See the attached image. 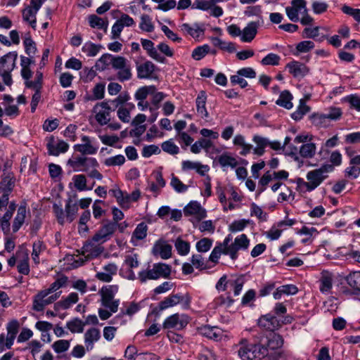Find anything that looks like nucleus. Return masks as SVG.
Returning a JSON list of instances; mask_svg holds the SVG:
<instances>
[{"instance_id":"58836bf2","label":"nucleus","mask_w":360,"mask_h":360,"mask_svg":"<svg viewBox=\"0 0 360 360\" xmlns=\"http://www.w3.org/2000/svg\"><path fill=\"white\" fill-rule=\"evenodd\" d=\"M346 281L356 293H360V271L350 273L346 277Z\"/></svg>"},{"instance_id":"8fccbe9b","label":"nucleus","mask_w":360,"mask_h":360,"mask_svg":"<svg viewBox=\"0 0 360 360\" xmlns=\"http://www.w3.org/2000/svg\"><path fill=\"white\" fill-rule=\"evenodd\" d=\"M212 141L205 139H201L195 141L191 147V150L193 153L198 154L200 152L201 149H209L212 147Z\"/></svg>"},{"instance_id":"3c124183","label":"nucleus","mask_w":360,"mask_h":360,"mask_svg":"<svg viewBox=\"0 0 360 360\" xmlns=\"http://www.w3.org/2000/svg\"><path fill=\"white\" fill-rule=\"evenodd\" d=\"M309 110V106H307L305 103L304 99H301L300 101V105H298L297 110L292 113L291 117L297 121L300 120L305 114H307Z\"/></svg>"},{"instance_id":"e2e57ef3","label":"nucleus","mask_w":360,"mask_h":360,"mask_svg":"<svg viewBox=\"0 0 360 360\" xmlns=\"http://www.w3.org/2000/svg\"><path fill=\"white\" fill-rule=\"evenodd\" d=\"M174 245L178 253L181 255H186L190 251L189 243L182 240L180 238H178L176 240Z\"/></svg>"},{"instance_id":"603ef678","label":"nucleus","mask_w":360,"mask_h":360,"mask_svg":"<svg viewBox=\"0 0 360 360\" xmlns=\"http://www.w3.org/2000/svg\"><path fill=\"white\" fill-rule=\"evenodd\" d=\"M314 43L311 41H302L296 45L295 56H299L302 53H307L314 48Z\"/></svg>"},{"instance_id":"0e129e2a","label":"nucleus","mask_w":360,"mask_h":360,"mask_svg":"<svg viewBox=\"0 0 360 360\" xmlns=\"http://www.w3.org/2000/svg\"><path fill=\"white\" fill-rule=\"evenodd\" d=\"M117 77L120 82L129 80L132 77L130 65L127 63L124 68L119 69L117 70Z\"/></svg>"},{"instance_id":"37998d69","label":"nucleus","mask_w":360,"mask_h":360,"mask_svg":"<svg viewBox=\"0 0 360 360\" xmlns=\"http://www.w3.org/2000/svg\"><path fill=\"white\" fill-rule=\"evenodd\" d=\"M78 206L69 200L65 205V222L71 223L76 217Z\"/></svg>"},{"instance_id":"20e7f679","label":"nucleus","mask_w":360,"mask_h":360,"mask_svg":"<svg viewBox=\"0 0 360 360\" xmlns=\"http://www.w3.org/2000/svg\"><path fill=\"white\" fill-rule=\"evenodd\" d=\"M333 171V167L330 164L323 165L319 169L307 172L306 178L308 183V192L316 189L327 177L328 174Z\"/></svg>"},{"instance_id":"b1692460","label":"nucleus","mask_w":360,"mask_h":360,"mask_svg":"<svg viewBox=\"0 0 360 360\" xmlns=\"http://www.w3.org/2000/svg\"><path fill=\"white\" fill-rule=\"evenodd\" d=\"M46 147L49 155L58 156L60 153H65L69 148V145L64 141H58L56 143L52 139L49 141Z\"/></svg>"},{"instance_id":"f8f14e48","label":"nucleus","mask_w":360,"mask_h":360,"mask_svg":"<svg viewBox=\"0 0 360 360\" xmlns=\"http://www.w3.org/2000/svg\"><path fill=\"white\" fill-rule=\"evenodd\" d=\"M82 143H78L74 146L75 151L80 153L82 155H95L98 150V144L94 139H91L88 136H82L81 138Z\"/></svg>"},{"instance_id":"393cba45","label":"nucleus","mask_w":360,"mask_h":360,"mask_svg":"<svg viewBox=\"0 0 360 360\" xmlns=\"http://www.w3.org/2000/svg\"><path fill=\"white\" fill-rule=\"evenodd\" d=\"M147 224L145 222H141L139 224L132 233L130 239V243L134 246L138 245L139 242L140 240H142L146 238V237L147 236Z\"/></svg>"},{"instance_id":"6e6552de","label":"nucleus","mask_w":360,"mask_h":360,"mask_svg":"<svg viewBox=\"0 0 360 360\" xmlns=\"http://www.w3.org/2000/svg\"><path fill=\"white\" fill-rule=\"evenodd\" d=\"M61 292L50 295L44 290L39 291L33 300L32 309L37 311H41L46 306L54 302L60 295Z\"/></svg>"},{"instance_id":"f3484780","label":"nucleus","mask_w":360,"mask_h":360,"mask_svg":"<svg viewBox=\"0 0 360 360\" xmlns=\"http://www.w3.org/2000/svg\"><path fill=\"white\" fill-rule=\"evenodd\" d=\"M335 276L330 271H323L319 278V290L325 295H330L333 285Z\"/></svg>"},{"instance_id":"412c9836","label":"nucleus","mask_w":360,"mask_h":360,"mask_svg":"<svg viewBox=\"0 0 360 360\" xmlns=\"http://www.w3.org/2000/svg\"><path fill=\"white\" fill-rule=\"evenodd\" d=\"M141 42L143 49L146 51L148 55L150 58L159 63H165V58L159 53L156 49V47L154 46V43L151 40L141 39Z\"/></svg>"},{"instance_id":"f257e3e1","label":"nucleus","mask_w":360,"mask_h":360,"mask_svg":"<svg viewBox=\"0 0 360 360\" xmlns=\"http://www.w3.org/2000/svg\"><path fill=\"white\" fill-rule=\"evenodd\" d=\"M119 290L117 285H108L103 286L98 291L101 297L100 303L101 308L98 310V314L101 320L108 319L119 309L120 299L115 298Z\"/></svg>"},{"instance_id":"69168bd1","label":"nucleus","mask_w":360,"mask_h":360,"mask_svg":"<svg viewBox=\"0 0 360 360\" xmlns=\"http://www.w3.org/2000/svg\"><path fill=\"white\" fill-rule=\"evenodd\" d=\"M170 185L177 193H184L188 189V186L174 174L172 175Z\"/></svg>"},{"instance_id":"5fc2aeb1","label":"nucleus","mask_w":360,"mask_h":360,"mask_svg":"<svg viewBox=\"0 0 360 360\" xmlns=\"http://www.w3.org/2000/svg\"><path fill=\"white\" fill-rule=\"evenodd\" d=\"M245 283V278L243 276H238L235 279L229 281V284L233 290V294L235 296H238L240 294Z\"/></svg>"},{"instance_id":"de8ad7c7","label":"nucleus","mask_w":360,"mask_h":360,"mask_svg":"<svg viewBox=\"0 0 360 360\" xmlns=\"http://www.w3.org/2000/svg\"><path fill=\"white\" fill-rule=\"evenodd\" d=\"M158 278H168L171 274V266L165 263H157L153 264Z\"/></svg>"},{"instance_id":"aec40b11","label":"nucleus","mask_w":360,"mask_h":360,"mask_svg":"<svg viewBox=\"0 0 360 360\" xmlns=\"http://www.w3.org/2000/svg\"><path fill=\"white\" fill-rule=\"evenodd\" d=\"M180 30L186 34L190 35L193 38H198L204 34L205 27L203 24L183 23L179 26Z\"/></svg>"},{"instance_id":"0eeeda50","label":"nucleus","mask_w":360,"mask_h":360,"mask_svg":"<svg viewBox=\"0 0 360 360\" xmlns=\"http://www.w3.org/2000/svg\"><path fill=\"white\" fill-rule=\"evenodd\" d=\"M68 165L71 167L75 172H86L92 167H99V164L96 158L84 155L72 157L68 160Z\"/></svg>"},{"instance_id":"dca6fc26","label":"nucleus","mask_w":360,"mask_h":360,"mask_svg":"<svg viewBox=\"0 0 360 360\" xmlns=\"http://www.w3.org/2000/svg\"><path fill=\"white\" fill-rule=\"evenodd\" d=\"M172 245L164 240H157L153 248L152 253L154 256H159L163 259H167L172 256Z\"/></svg>"},{"instance_id":"f704fd0d","label":"nucleus","mask_w":360,"mask_h":360,"mask_svg":"<svg viewBox=\"0 0 360 360\" xmlns=\"http://www.w3.org/2000/svg\"><path fill=\"white\" fill-rule=\"evenodd\" d=\"M252 140L256 144V147L254 148V153L259 156L262 155L264 153V148L269 146L270 141L258 135L254 136Z\"/></svg>"},{"instance_id":"4c0bfd02","label":"nucleus","mask_w":360,"mask_h":360,"mask_svg":"<svg viewBox=\"0 0 360 360\" xmlns=\"http://www.w3.org/2000/svg\"><path fill=\"white\" fill-rule=\"evenodd\" d=\"M300 235H304L305 238L301 242L303 244L311 243L312 239L318 235V231L314 227L303 226L300 231H297Z\"/></svg>"},{"instance_id":"680f3d73","label":"nucleus","mask_w":360,"mask_h":360,"mask_svg":"<svg viewBox=\"0 0 360 360\" xmlns=\"http://www.w3.org/2000/svg\"><path fill=\"white\" fill-rule=\"evenodd\" d=\"M139 279L142 283L146 282L147 280L158 279L154 266H153L152 269H148L140 271L139 273Z\"/></svg>"},{"instance_id":"c03bdc74","label":"nucleus","mask_w":360,"mask_h":360,"mask_svg":"<svg viewBox=\"0 0 360 360\" xmlns=\"http://www.w3.org/2000/svg\"><path fill=\"white\" fill-rule=\"evenodd\" d=\"M311 123L317 127H327L330 122L325 114L314 113L310 116Z\"/></svg>"},{"instance_id":"ddd939ff","label":"nucleus","mask_w":360,"mask_h":360,"mask_svg":"<svg viewBox=\"0 0 360 360\" xmlns=\"http://www.w3.org/2000/svg\"><path fill=\"white\" fill-rule=\"evenodd\" d=\"M156 70L155 64L150 60L137 64V77L139 79H155L156 78Z\"/></svg>"},{"instance_id":"c756f323","label":"nucleus","mask_w":360,"mask_h":360,"mask_svg":"<svg viewBox=\"0 0 360 360\" xmlns=\"http://www.w3.org/2000/svg\"><path fill=\"white\" fill-rule=\"evenodd\" d=\"M27 215V209L25 205H20L17 210L14 218L12 229L13 232H17L24 224Z\"/></svg>"},{"instance_id":"7ed1b4c3","label":"nucleus","mask_w":360,"mask_h":360,"mask_svg":"<svg viewBox=\"0 0 360 360\" xmlns=\"http://www.w3.org/2000/svg\"><path fill=\"white\" fill-rule=\"evenodd\" d=\"M15 184V178L11 172H4L1 176L0 181V210L6 208L11 202L9 196Z\"/></svg>"},{"instance_id":"bf43d9fd","label":"nucleus","mask_w":360,"mask_h":360,"mask_svg":"<svg viewBox=\"0 0 360 360\" xmlns=\"http://www.w3.org/2000/svg\"><path fill=\"white\" fill-rule=\"evenodd\" d=\"M219 163L223 167H230L234 168L238 165L236 159L226 154H223L219 156Z\"/></svg>"},{"instance_id":"49530a36","label":"nucleus","mask_w":360,"mask_h":360,"mask_svg":"<svg viewBox=\"0 0 360 360\" xmlns=\"http://www.w3.org/2000/svg\"><path fill=\"white\" fill-rule=\"evenodd\" d=\"M102 46L95 44L91 41L84 43L82 48V51L89 57L96 56L100 51Z\"/></svg>"},{"instance_id":"c85d7f7f","label":"nucleus","mask_w":360,"mask_h":360,"mask_svg":"<svg viewBox=\"0 0 360 360\" xmlns=\"http://www.w3.org/2000/svg\"><path fill=\"white\" fill-rule=\"evenodd\" d=\"M72 181L75 188L79 191H90L95 185V181H94L91 186H88L87 178L82 174L74 175L72 177Z\"/></svg>"},{"instance_id":"4be33fe9","label":"nucleus","mask_w":360,"mask_h":360,"mask_svg":"<svg viewBox=\"0 0 360 360\" xmlns=\"http://www.w3.org/2000/svg\"><path fill=\"white\" fill-rule=\"evenodd\" d=\"M257 323L260 328L270 331L275 330L280 327L278 320L276 316L271 314L262 316L258 319Z\"/></svg>"},{"instance_id":"338daca9","label":"nucleus","mask_w":360,"mask_h":360,"mask_svg":"<svg viewBox=\"0 0 360 360\" xmlns=\"http://www.w3.org/2000/svg\"><path fill=\"white\" fill-rule=\"evenodd\" d=\"M234 300L231 298L229 295H221L219 297H216L214 300V304L217 307H231Z\"/></svg>"},{"instance_id":"09e8293b","label":"nucleus","mask_w":360,"mask_h":360,"mask_svg":"<svg viewBox=\"0 0 360 360\" xmlns=\"http://www.w3.org/2000/svg\"><path fill=\"white\" fill-rule=\"evenodd\" d=\"M112 59V55L110 53L103 54L95 64V68L98 71L105 70L109 65H111Z\"/></svg>"},{"instance_id":"72a5a7b5","label":"nucleus","mask_w":360,"mask_h":360,"mask_svg":"<svg viewBox=\"0 0 360 360\" xmlns=\"http://www.w3.org/2000/svg\"><path fill=\"white\" fill-rule=\"evenodd\" d=\"M283 344L282 337L278 334H271L268 338L267 345L265 346L269 352L280 349Z\"/></svg>"},{"instance_id":"473e14b6","label":"nucleus","mask_w":360,"mask_h":360,"mask_svg":"<svg viewBox=\"0 0 360 360\" xmlns=\"http://www.w3.org/2000/svg\"><path fill=\"white\" fill-rule=\"evenodd\" d=\"M18 331V323L17 321L10 322L7 326V335L6 346L10 349L13 344L15 335Z\"/></svg>"},{"instance_id":"a211bd4d","label":"nucleus","mask_w":360,"mask_h":360,"mask_svg":"<svg viewBox=\"0 0 360 360\" xmlns=\"http://www.w3.org/2000/svg\"><path fill=\"white\" fill-rule=\"evenodd\" d=\"M101 338V332L98 328L92 327L89 328L84 335V342L86 351L89 352L94 347V344Z\"/></svg>"},{"instance_id":"cd10ccee","label":"nucleus","mask_w":360,"mask_h":360,"mask_svg":"<svg viewBox=\"0 0 360 360\" xmlns=\"http://www.w3.org/2000/svg\"><path fill=\"white\" fill-rule=\"evenodd\" d=\"M16 208L15 203L12 201L5 214L0 218V226L4 232L7 233L10 230V220L13 216V212Z\"/></svg>"},{"instance_id":"6ab92c4d","label":"nucleus","mask_w":360,"mask_h":360,"mask_svg":"<svg viewBox=\"0 0 360 360\" xmlns=\"http://www.w3.org/2000/svg\"><path fill=\"white\" fill-rule=\"evenodd\" d=\"M259 25L260 23L259 21L249 22L246 27L241 30L240 40L245 43L251 42L255 39Z\"/></svg>"},{"instance_id":"9d476101","label":"nucleus","mask_w":360,"mask_h":360,"mask_svg":"<svg viewBox=\"0 0 360 360\" xmlns=\"http://www.w3.org/2000/svg\"><path fill=\"white\" fill-rule=\"evenodd\" d=\"M186 216L191 217V220L194 224L199 222L207 216V212L197 201L190 202L184 209Z\"/></svg>"},{"instance_id":"bb28decb","label":"nucleus","mask_w":360,"mask_h":360,"mask_svg":"<svg viewBox=\"0 0 360 360\" xmlns=\"http://www.w3.org/2000/svg\"><path fill=\"white\" fill-rule=\"evenodd\" d=\"M206 101V94L205 91H202L198 94L195 99V105L197 112L198 115L202 119H207L209 117V113L205 106Z\"/></svg>"},{"instance_id":"6e6d98bb","label":"nucleus","mask_w":360,"mask_h":360,"mask_svg":"<svg viewBox=\"0 0 360 360\" xmlns=\"http://www.w3.org/2000/svg\"><path fill=\"white\" fill-rule=\"evenodd\" d=\"M210 51L207 44L196 47L192 52V58L195 60H200L203 58Z\"/></svg>"},{"instance_id":"9b49d317","label":"nucleus","mask_w":360,"mask_h":360,"mask_svg":"<svg viewBox=\"0 0 360 360\" xmlns=\"http://www.w3.org/2000/svg\"><path fill=\"white\" fill-rule=\"evenodd\" d=\"M307 10L306 0H292L291 6L285 7L286 15L292 22H297L299 15L306 14Z\"/></svg>"},{"instance_id":"5701e85b","label":"nucleus","mask_w":360,"mask_h":360,"mask_svg":"<svg viewBox=\"0 0 360 360\" xmlns=\"http://www.w3.org/2000/svg\"><path fill=\"white\" fill-rule=\"evenodd\" d=\"M286 68L294 77H303L307 75L309 71L307 65L296 60L288 63Z\"/></svg>"},{"instance_id":"423d86ee","label":"nucleus","mask_w":360,"mask_h":360,"mask_svg":"<svg viewBox=\"0 0 360 360\" xmlns=\"http://www.w3.org/2000/svg\"><path fill=\"white\" fill-rule=\"evenodd\" d=\"M191 297L188 293L171 295L160 302V309L164 310L181 304L183 309H188L191 307Z\"/></svg>"},{"instance_id":"79ce46f5","label":"nucleus","mask_w":360,"mask_h":360,"mask_svg":"<svg viewBox=\"0 0 360 360\" xmlns=\"http://www.w3.org/2000/svg\"><path fill=\"white\" fill-rule=\"evenodd\" d=\"M316 152V146L314 143H304L300 148V155L304 158H312Z\"/></svg>"},{"instance_id":"4468645a","label":"nucleus","mask_w":360,"mask_h":360,"mask_svg":"<svg viewBox=\"0 0 360 360\" xmlns=\"http://www.w3.org/2000/svg\"><path fill=\"white\" fill-rule=\"evenodd\" d=\"M94 112L96 113L95 118L101 125L106 124L110 121L111 108L108 103L102 102L96 105Z\"/></svg>"},{"instance_id":"e433bc0d","label":"nucleus","mask_w":360,"mask_h":360,"mask_svg":"<svg viewBox=\"0 0 360 360\" xmlns=\"http://www.w3.org/2000/svg\"><path fill=\"white\" fill-rule=\"evenodd\" d=\"M200 333L214 340H218L221 336V332L219 328L217 327H211L209 326H205L200 328Z\"/></svg>"},{"instance_id":"ea45409f","label":"nucleus","mask_w":360,"mask_h":360,"mask_svg":"<svg viewBox=\"0 0 360 360\" xmlns=\"http://www.w3.org/2000/svg\"><path fill=\"white\" fill-rule=\"evenodd\" d=\"M292 94L288 91L285 90L281 93L280 96L276 101V103L279 106L289 110L292 108Z\"/></svg>"},{"instance_id":"774afa93","label":"nucleus","mask_w":360,"mask_h":360,"mask_svg":"<svg viewBox=\"0 0 360 360\" xmlns=\"http://www.w3.org/2000/svg\"><path fill=\"white\" fill-rule=\"evenodd\" d=\"M341 11L346 15L352 16L356 22H360V9L353 8L348 5H343Z\"/></svg>"},{"instance_id":"a19ab883","label":"nucleus","mask_w":360,"mask_h":360,"mask_svg":"<svg viewBox=\"0 0 360 360\" xmlns=\"http://www.w3.org/2000/svg\"><path fill=\"white\" fill-rule=\"evenodd\" d=\"M89 22L91 27L103 30L105 32L108 30V21L103 19L96 15H91L89 17Z\"/></svg>"},{"instance_id":"13d9d810","label":"nucleus","mask_w":360,"mask_h":360,"mask_svg":"<svg viewBox=\"0 0 360 360\" xmlns=\"http://www.w3.org/2000/svg\"><path fill=\"white\" fill-rule=\"evenodd\" d=\"M70 346V342L67 340H59L54 342L51 347L54 352L57 354H60L68 350Z\"/></svg>"},{"instance_id":"1a4fd4ad","label":"nucleus","mask_w":360,"mask_h":360,"mask_svg":"<svg viewBox=\"0 0 360 360\" xmlns=\"http://www.w3.org/2000/svg\"><path fill=\"white\" fill-rule=\"evenodd\" d=\"M190 321V318L185 314H174L168 316L163 323L165 329L181 330L184 328Z\"/></svg>"},{"instance_id":"4d7b16f0","label":"nucleus","mask_w":360,"mask_h":360,"mask_svg":"<svg viewBox=\"0 0 360 360\" xmlns=\"http://www.w3.org/2000/svg\"><path fill=\"white\" fill-rule=\"evenodd\" d=\"M4 106L5 115L11 119L17 117L20 115V110L17 105L14 103H1Z\"/></svg>"},{"instance_id":"a878e982","label":"nucleus","mask_w":360,"mask_h":360,"mask_svg":"<svg viewBox=\"0 0 360 360\" xmlns=\"http://www.w3.org/2000/svg\"><path fill=\"white\" fill-rule=\"evenodd\" d=\"M109 193L116 198L117 203L123 209L129 208L131 202L129 200V194L127 193L123 192L119 188L110 189Z\"/></svg>"},{"instance_id":"c9c22d12","label":"nucleus","mask_w":360,"mask_h":360,"mask_svg":"<svg viewBox=\"0 0 360 360\" xmlns=\"http://www.w3.org/2000/svg\"><path fill=\"white\" fill-rule=\"evenodd\" d=\"M233 143L235 146L241 147V151L240 154L243 156L247 155L251 151L252 146L245 142V137L241 134H237L233 140Z\"/></svg>"},{"instance_id":"39448f33","label":"nucleus","mask_w":360,"mask_h":360,"mask_svg":"<svg viewBox=\"0 0 360 360\" xmlns=\"http://www.w3.org/2000/svg\"><path fill=\"white\" fill-rule=\"evenodd\" d=\"M18 54L15 51L6 53L0 58V77L6 85L12 84L11 72L15 67Z\"/></svg>"},{"instance_id":"a18cd8bd","label":"nucleus","mask_w":360,"mask_h":360,"mask_svg":"<svg viewBox=\"0 0 360 360\" xmlns=\"http://www.w3.org/2000/svg\"><path fill=\"white\" fill-rule=\"evenodd\" d=\"M139 28L146 32H152L155 30L152 18L146 14H143L140 18Z\"/></svg>"},{"instance_id":"2eb2a0df","label":"nucleus","mask_w":360,"mask_h":360,"mask_svg":"<svg viewBox=\"0 0 360 360\" xmlns=\"http://www.w3.org/2000/svg\"><path fill=\"white\" fill-rule=\"evenodd\" d=\"M104 250V248L100 244L90 240L82 248V255L86 259H91L98 257Z\"/></svg>"},{"instance_id":"7c9ffc66","label":"nucleus","mask_w":360,"mask_h":360,"mask_svg":"<svg viewBox=\"0 0 360 360\" xmlns=\"http://www.w3.org/2000/svg\"><path fill=\"white\" fill-rule=\"evenodd\" d=\"M17 257L18 259V271L22 274L27 275L30 273L27 252L25 251H20L17 252Z\"/></svg>"},{"instance_id":"f03ea898","label":"nucleus","mask_w":360,"mask_h":360,"mask_svg":"<svg viewBox=\"0 0 360 360\" xmlns=\"http://www.w3.org/2000/svg\"><path fill=\"white\" fill-rule=\"evenodd\" d=\"M240 347L238 354L243 360L261 359L269 354L268 349L265 347V344L262 342V340L259 343L248 345V340L244 338L240 341Z\"/></svg>"},{"instance_id":"052dcab7","label":"nucleus","mask_w":360,"mask_h":360,"mask_svg":"<svg viewBox=\"0 0 360 360\" xmlns=\"http://www.w3.org/2000/svg\"><path fill=\"white\" fill-rule=\"evenodd\" d=\"M125 162V158L122 155H117L105 159L103 163L107 167L121 166Z\"/></svg>"},{"instance_id":"2f4dec72","label":"nucleus","mask_w":360,"mask_h":360,"mask_svg":"<svg viewBox=\"0 0 360 360\" xmlns=\"http://www.w3.org/2000/svg\"><path fill=\"white\" fill-rule=\"evenodd\" d=\"M79 300L78 295L76 292L70 293L65 299L58 302L54 304L56 310L60 309H66L70 308L72 304L77 302Z\"/></svg>"},{"instance_id":"864d4df0","label":"nucleus","mask_w":360,"mask_h":360,"mask_svg":"<svg viewBox=\"0 0 360 360\" xmlns=\"http://www.w3.org/2000/svg\"><path fill=\"white\" fill-rule=\"evenodd\" d=\"M84 326L85 323H84V322L79 319H75L67 322L66 323V327L73 333H82Z\"/></svg>"}]
</instances>
